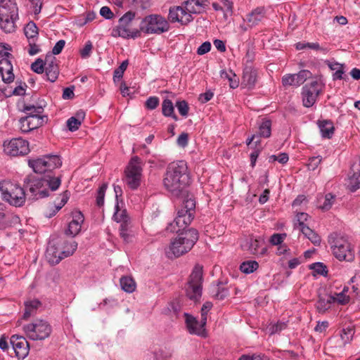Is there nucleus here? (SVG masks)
Returning <instances> with one entry per match:
<instances>
[{"label": "nucleus", "instance_id": "f257e3e1", "mask_svg": "<svg viewBox=\"0 0 360 360\" xmlns=\"http://www.w3.org/2000/svg\"><path fill=\"white\" fill-rule=\"evenodd\" d=\"M188 181V167L185 161L173 162L168 165L163 178V185L167 191L178 195Z\"/></svg>", "mask_w": 360, "mask_h": 360}, {"label": "nucleus", "instance_id": "f03ea898", "mask_svg": "<svg viewBox=\"0 0 360 360\" xmlns=\"http://www.w3.org/2000/svg\"><path fill=\"white\" fill-rule=\"evenodd\" d=\"M61 184L60 176H48V179L43 177L36 179L27 176L24 179V187L27 190V196L32 200L48 197L49 191L57 190Z\"/></svg>", "mask_w": 360, "mask_h": 360}, {"label": "nucleus", "instance_id": "7ed1b4c3", "mask_svg": "<svg viewBox=\"0 0 360 360\" xmlns=\"http://www.w3.org/2000/svg\"><path fill=\"white\" fill-rule=\"evenodd\" d=\"M198 240L196 229H190L179 233L172 240L166 255L168 258L179 257L191 250Z\"/></svg>", "mask_w": 360, "mask_h": 360}, {"label": "nucleus", "instance_id": "20e7f679", "mask_svg": "<svg viewBox=\"0 0 360 360\" xmlns=\"http://www.w3.org/2000/svg\"><path fill=\"white\" fill-rule=\"evenodd\" d=\"M195 202L192 198L184 200L181 207L177 212L174 220L167 226V231L172 233H179L184 230L194 218Z\"/></svg>", "mask_w": 360, "mask_h": 360}, {"label": "nucleus", "instance_id": "39448f33", "mask_svg": "<svg viewBox=\"0 0 360 360\" xmlns=\"http://www.w3.org/2000/svg\"><path fill=\"white\" fill-rule=\"evenodd\" d=\"M28 165L35 173L43 174V178L48 179V176H54L53 170L62 165V161L59 156L56 155H47L42 158L29 160Z\"/></svg>", "mask_w": 360, "mask_h": 360}, {"label": "nucleus", "instance_id": "423d86ee", "mask_svg": "<svg viewBox=\"0 0 360 360\" xmlns=\"http://www.w3.org/2000/svg\"><path fill=\"white\" fill-rule=\"evenodd\" d=\"M328 242L337 259L348 262L353 259L354 251L347 238L337 233H333L329 236Z\"/></svg>", "mask_w": 360, "mask_h": 360}, {"label": "nucleus", "instance_id": "0eeeda50", "mask_svg": "<svg viewBox=\"0 0 360 360\" xmlns=\"http://www.w3.org/2000/svg\"><path fill=\"white\" fill-rule=\"evenodd\" d=\"M0 191L3 199L11 205L22 206L25 202V193L23 188L10 181L0 182Z\"/></svg>", "mask_w": 360, "mask_h": 360}, {"label": "nucleus", "instance_id": "6e6552de", "mask_svg": "<svg viewBox=\"0 0 360 360\" xmlns=\"http://www.w3.org/2000/svg\"><path fill=\"white\" fill-rule=\"evenodd\" d=\"M202 267L195 265L189 276L185 287L187 297L195 302L199 300L202 295Z\"/></svg>", "mask_w": 360, "mask_h": 360}, {"label": "nucleus", "instance_id": "1a4fd4ad", "mask_svg": "<svg viewBox=\"0 0 360 360\" xmlns=\"http://www.w3.org/2000/svg\"><path fill=\"white\" fill-rule=\"evenodd\" d=\"M142 167L140 160L135 156L131 158L124 171V181L131 190H136L141 185Z\"/></svg>", "mask_w": 360, "mask_h": 360}, {"label": "nucleus", "instance_id": "9d476101", "mask_svg": "<svg viewBox=\"0 0 360 360\" xmlns=\"http://www.w3.org/2000/svg\"><path fill=\"white\" fill-rule=\"evenodd\" d=\"M168 22L159 15H150L142 21L140 30L146 34H162L169 30Z\"/></svg>", "mask_w": 360, "mask_h": 360}, {"label": "nucleus", "instance_id": "9b49d317", "mask_svg": "<svg viewBox=\"0 0 360 360\" xmlns=\"http://www.w3.org/2000/svg\"><path fill=\"white\" fill-rule=\"evenodd\" d=\"M23 330L30 340H43L49 337L52 329L48 322L37 320L34 323L25 325Z\"/></svg>", "mask_w": 360, "mask_h": 360}, {"label": "nucleus", "instance_id": "f8f14e48", "mask_svg": "<svg viewBox=\"0 0 360 360\" xmlns=\"http://www.w3.org/2000/svg\"><path fill=\"white\" fill-rule=\"evenodd\" d=\"M68 245L70 249H61L60 245L58 244H49L46 249V257L48 262L51 264H58L63 259L72 255L77 248V243L72 241Z\"/></svg>", "mask_w": 360, "mask_h": 360}, {"label": "nucleus", "instance_id": "ddd939ff", "mask_svg": "<svg viewBox=\"0 0 360 360\" xmlns=\"http://www.w3.org/2000/svg\"><path fill=\"white\" fill-rule=\"evenodd\" d=\"M135 17V13L127 12L119 20V25L117 27L118 35L124 39H135L141 36V30L131 29L130 25Z\"/></svg>", "mask_w": 360, "mask_h": 360}, {"label": "nucleus", "instance_id": "4468645a", "mask_svg": "<svg viewBox=\"0 0 360 360\" xmlns=\"http://www.w3.org/2000/svg\"><path fill=\"white\" fill-rule=\"evenodd\" d=\"M322 85L318 81H312L302 87V96L303 105L307 108L311 107L321 91Z\"/></svg>", "mask_w": 360, "mask_h": 360}, {"label": "nucleus", "instance_id": "2eb2a0df", "mask_svg": "<svg viewBox=\"0 0 360 360\" xmlns=\"http://www.w3.org/2000/svg\"><path fill=\"white\" fill-rule=\"evenodd\" d=\"M5 152L11 156L25 155L30 152L29 143L21 138L11 139L4 143Z\"/></svg>", "mask_w": 360, "mask_h": 360}, {"label": "nucleus", "instance_id": "dca6fc26", "mask_svg": "<svg viewBox=\"0 0 360 360\" xmlns=\"http://www.w3.org/2000/svg\"><path fill=\"white\" fill-rule=\"evenodd\" d=\"M168 19L171 22H180L181 25H187L193 20L191 13L182 6H173L169 8Z\"/></svg>", "mask_w": 360, "mask_h": 360}, {"label": "nucleus", "instance_id": "f3484780", "mask_svg": "<svg viewBox=\"0 0 360 360\" xmlns=\"http://www.w3.org/2000/svg\"><path fill=\"white\" fill-rule=\"evenodd\" d=\"M10 343L19 359H25L29 354L30 345L25 338L13 335L10 338Z\"/></svg>", "mask_w": 360, "mask_h": 360}, {"label": "nucleus", "instance_id": "a211bd4d", "mask_svg": "<svg viewBox=\"0 0 360 360\" xmlns=\"http://www.w3.org/2000/svg\"><path fill=\"white\" fill-rule=\"evenodd\" d=\"M84 217L83 214L78 210L72 212V219L69 222L66 233L72 236H75L80 232L82 226L84 223Z\"/></svg>", "mask_w": 360, "mask_h": 360}, {"label": "nucleus", "instance_id": "6ab92c4d", "mask_svg": "<svg viewBox=\"0 0 360 360\" xmlns=\"http://www.w3.org/2000/svg\"><path fill=\"white\" fill-rule=\"evenodd\" d=\"M44 70L47 79L54 82L58 77L59 69L56 63V58L52 56H47L45 58Z\"/></svg>", "mask_w": 360, "mask_h": 360}, {"label": "nucleus", "instance_id": "aec40b11", "mask_svg": "<svg viewBox=\"0 0 360 360\" xmlns=\"http://www.w3.org/2000/svg\"><path fill=\"white\" fill-rule=\"evenodd\" d=\"M0 75L4 82L9 84L14 80L13 65L8 58H4L0 60Z\"/></svg>", "mask_w": 360, "mask_h": 360}, {"label": "nucleus", "instance_id": "412c9836", "mask_svg": "<svg viewBox=\"0 0 360 360\" xmlns=\"http://www.w3.org/2000/svg\"><path fill=\"white\" fill-rule=\"evenodd\" d=\"M18 16V8L14 0H0V16Z\"/></svg>", "mask_w": 360, "mask_h": 360}, {"label": "nucleus", "instance_id": "4be33fe9", "mask_svg": "<svg viewBox=\"0 0 360 360\" xmlns=\"http://www.w3.org/2000/svg\"><path fill=\"white\" fill-rule=\"evenodd\" d=\"M184 316L186 317V324L188 332L191 334L202 335L205 328L203 326H201V323H199L195 317L187 313H185Z\"/></svg>", "mask_w": 360, "mask_h": 360}, {"label": "nucleus", "instance_id": "5701e85b", "mask_svg": "<svg viewBox=\"0 0 360 360\" xmlns=\"http://www.w3.org/2000/svg\"><path fill=\"white\" fill-rule=\"evenodd\" d=\"M0 218L4 219V221H0V229H5L7 227L15 226L20 223L18 216L13 213H5L4 210L0 214Z\"/></svg>", "mask_w": 360, "mask_h": 360}, {"label": "nucleus", "instance_id": "b1692460", "mask_svg": "<svg viewBox=\"0 0 360 360\" xmlns=\"http://www.w3.org/2000/svg\"><path fill=\"white\" fill-rule=\"evenodd\" d=\"M265 8L257 7L247 15V21L250 26H255L265 17Z\"/></svg>", "mask_w": 360, "mask_h": 360}, {"label": "nucleus", "instance_id": "393cba45", "mask_svg": "<svg viewBox=\"0 0 360 360\" xmlns=\"http://www.w3.org/2000/svg\"><path fill=\"white\" fill-rule=\"evenodd\" d=\"M18 17L11 15L0 16V27L6 33H11L15 30V21Z\"/></svg>", "mask_w": 360, "mask_h": 360}, {"label": "nucleus", "instance_id": "a878e982", "mask_svg": "<svg viewBox=\"0 0 360 360\" xmlns=\"http://www.w3.org/2000/svg\"><path fill=\"white\" fill-rule=\"evenodd\" d=\"M256 79V71L250 68H245L242 77V85L248 89H252L255 84Z\"/></svg>", "mask_w": 360, "mask_h": 360}, {"label": "nucleus", "instance_id": "bb28decb", "mask_svg": "<svg viewBox=\"0 0 360 360\" xmlns=\"http://www.w3.org/2000/svg\"><path fill=\"white\" fill-rule=\"evenodd\" d=\"M328 65L331 70L334 71L333 75V80H346L347 79V76L345 75L344 64H341L338 62H329Z\"/></svg>", "mask_w": 360, "mask_h": 360}, {"label": "nucleus", "instance_id": "cd10ccee", "mask_svg": "<svg viewBox=\"0 0 360 360\" xmlns=\"http://www.w3.org/2000/svg\"><path fill=\"white\" fill-rule=\"evenodd\" d=\"M40 305V301L37 299L26 301L25 302V312L22 316L23 319L27 320L34 316Z\"/></svg>", "mask_w": 360, "mask_h": 360}, {"label": "nucleus", "instance_id": "c85d7f7f", "mask_svg": "<svg viewBox=\"0 0 360 360\" xmlns=\"http://www.w3.org/2000/svg\"><path fill=\"white\" fill-rule=\"evenodd\" d=\"M334 303V299L327 295L325 297L319 296L316 304V310L319 313L324 314L330 308V304Z\"/></svg>", "mask_w": 360, "mask_h": 360}, {"label": "nucleus", "instance_id": "c756f323", "mask_svg": "<svg viewBox=\"0 0 360 360\" xmlns=\"http://www.w3.org/2000/svg\"><path fill=\"white\" fill-rule=\"evenodd\" d=\"M321 136L330 139L334 133V126L332 122L329 120H322L318 122Z\"/></svg>", "mask_w": 360, "mask_h": 360}, {"label": "nucleus", "instance_id": "7c9ffc66", "mask_svg": "<svg viewBox=\"0 0 360 360\" xmlns=\"http://www.w3.org/2000/svg\"><path fill=\"white\" fill-rule=\"evenodd\" d=\"M120 284L122 289L128 293L133 292L136 288V282L130 276H122L120 280Z\"/></svg>", "mask_w": 360, "mask_h": 360}, {"label": "nucleus", "instance_id": "2f4dec72", "mask_svg": "<svg viewBox=\"0 0 360 360\" xmlns=\"http://www.w3.org/2000/svg\"><path fill=\"white\" fill-rule=\"evenodd\" d=\"M162 112L164 116L171 117L175 121L178 120V117L174 113V107L169 99H165L162 103Z\"/></svg>", "mask_w": 360, "mask_h": 360}, {"label": "nucleus", "instance_id": "473e14b6", "mask_svg": "<svg viewBox=\"0 0 360 360\" xmlns=\"http://www.w3.org/2000/svg\"><path fill=\"white\" fill-rule=\"evenodd\" d=\"M24 32L29 41H35V39L38 37L39 34L38 28L36 24L32 21L25 25Z\"/></svg>", "mask_w": 360, "mask_h": 360}, {"label": "nucleus", "instance_id": "72a5a7b5", "mask_svg": "<svg viewBox=\"0 0 360 360\" xmlns=\"http://www.w3.org/2000/svg\"><path fill=\"white\" fill-rule=\"evenodd\" d=\"M271 133V121L268 119H262L259 126L258 134L259 137L269 138Z\"/></svg>", "mask_w": 360, "mask_h": 360}, {"label": "nucleus", "instance_id": "f704fd0d", "mask_svg": "<svg viewBox=\"0 0 360 360\" xmlns=\"http://www.w3.org/2000/svg\"><path fill=\"white\" fill-rule=\"evenodd\" d=\"M304 236L307 238L314 245H319L321 243V237L309 226L302 227L300 231Z\"/></svg>", "mask_w": 360, "mask_h": 360}, {"label": "nucleus", "instance_id": "c9c22d12", "mask_svg": "<svg viewBox=\"0 0 360 360\" xmlns=\"http://www.w3.org/2000/svg\"><path fill=\"white\" fill-rule=\"evenodd\" d=\"M173 354V350L170 347H162L154 352V357L156 360H168Z\"/></svg>", "mask_w": 360, "mask_h": 360}, {"label": "nucleus", "instance_id": "e433bc0d", "mask_svg": "<svg viewBox=\"0 0 360 360\" xmlns=\"http://www.w3.org/2000/svg\"><path fill=\"white\" fill-rule=\"evenodd\" d=\"M259 267V264L254 260H248L243 262L240 266V270L246 274H251L257 270Z\"/></svg>", "mask_w": 360, "mask_h": 360}, {"label": "nucleus", "instance_id": "4c0bfd02", "mask_svg": "<svg viewBox=\"0 0 360 360\" xmlns=\"http://www.w3.org/2000/svg\"><path fill=\"white\" fill-rule=\"evenodd\" d=\"M306 48H309L314 50L321 51L323 53H326L328 52V50L326 48L321 47L319 44L316 43H310V42H298L296 44V49L297 50H302Z\"/></svg>", "mask_w": 360, "mask_h": 360}, {"label": "nucleus", "instance_id": "58836bf2", "mask_svg": "<svg viewBox=\"0 0 360 360\" xmlns=\"http://www.w3.org/2000/svg\"><path fill=\"white\" fill-rule=\"evenodd\" d=\"M282 84L284 87L300 86L295 74H286L283 75L282 77Z\"/></svg>", "mask_w": 360, "mask_h": 360}, {"label": "nucleus", "instance_id": "ea45409f", "mask_svg": "<svg viewBox=\"0 0 360 360\" xmlns=\"http://www.w3.org/2000/svg\"><path fill=\"white\" fill-rule=\"evenodd\" d=\"M23 111L25 112L26 116H39L42 115L44 108L41 106L25 105Z\"/></svg>", "mask_w": 360, "mask_h": 360}, {"label": "nucleus", "instance_id": "a19ab883", "mask_svg": "<svg viewBox=\"0 0 360 360\" xmlns=\"http://www.w3.org/2000/svg\"><path fill=\"white\" fill-rule=\"evenodd\" d=\"M30 123L31 124V128L33 129H37L41 126H42L47 120V117L46 116L39 115V116H26Z\"/></svg>", "mask_w": 360, "mask_h": 360}, {"label": "nucleus", "instance_id": "79ce46f5", "mask_svg": "<svg viewBox=\"0 0 360 360\" xmlns=\"http://www.w3.org/2000/svg\"><path fill=\"white\" fill-rule=\"evenodd\" d=\"M262 241L258 238H250L247 240V245H248V250L251 254L256 255L259 253V248L260 247Z\"/></svg>", "mask_w": 360, "mask_h": 360}, {"label": "nucleus", "instance_id": "37998d69", "mask_svg": "<svg viewBox=\"0 0 360 360\" xmlns=\"http://www.w3.org/2000/svg\"><path fill=\"white\" fill-rule=\"evenodd\" d=\"M345 291H347L345 288L340 293H335V295H330L334 299V303L337 302L340 304H346L349 302V297L345 294Z\"/></svg>", "mask_w": 360, "mask_h": 360}, {"label": "nucleus", "instance_id": "c03bdc74", "mask_svg": "<svg viewBox=\"0 0 360 360\" xmlns=\"http://www.w3.org/2000/svg\"><path fill=\"white\" fill-rule=\"evenodd\" d=\"M349 186L352 192L360 188V171L354 173L352 176L349 178Z\"/></svg>", "mask_w": 360, "mask_h": 360}, {"label": "nucleus", "instance_id": "a18cd8bd", "mask_svg": "<svg viewBox=\"0 0 360 360\" xmlns=\"http://www.w3.org/2000/svg\"><path fill=\"white\" fill-rule=\"evenodd\" d=\"M108 185L107 184H103L99 188L97 191L96 195V205L98 207H101L104 204V198L105 191L107 190Z\"/></svg>", "mask_w": 360, "mask_h": 360}, {"label": "nucleus", "instance_id": "49530a36", "mask_svg": "<svg viewBox=\"0 0 360 360\" xmlns=\"http://www.w3.org/2000/svg\"><path fill=\"white\" fill-rule=\"evenodd\" d=\"M297 224H295V229H297L299 231L302 230V227H307L308 226L305 224L309 218V215L304 212H300L297 214Z\"/></svg>", "mask_w": 360, "mask_h": 360}, {"label": "nucleus", "instance_id": "de8ad7c7", "mask_svg": "<svg viewBox=\"0 0 360 360\" xmlns=\"http://www.w3.org/2000/svg\"><path fill=\"white\" fill-rule=\"evenodd\" d=\"M176 107L181 116L185 117L188 116L189 107L186 101L183 100L176 101Z\"/></svg>", "mask_w": 360, "mask_h": 360}, {"label": "nucleus", "instance_id": "09e8293b", "mask_svg": "<svg viewBox=\"0 0 360 360\" xmlns=\"http://www.w3.org/2000/svg\"><path fill=\"white\" fill-rule=\"evenodd\" d=\"M335 199V195L327 193L324 197V201L320 207L323 210H328L331 208Z\"/></svg>", "mask_w": 360, "mask_h": 360}, {"label": "nucleus", "instance_id": "8fccbe9b", "mask_svg": "<svg viewBox=\"0 0 360 360\" xmlns=\"http://www.w3.org/2000/svg\"><path fill=\"white\" fill-rule=\"evenodd\" d=\"M128 65V61L124 60L121 65L114 71L113 79L116 82L117 79L122 78L124 72L126 70Z\"/></svg>", "mask_w": 360, "mask_h": 360}, {"label": "nucleus", "instance_id": "3c124183", "mask_svg": "<svg viewBox=\"0 0 360 360\" xmlns=\"http://www.w3.org/2000/svg\"><path fill=\"white\" fill-rule=\"evenodd\" d=\"M44 65L45 61L38 58L31 65V69L33 72L37 74H41L44 71Z\"/></svg>", "mask_w": 360, "mask_h": 360}, {"label": "nucleus", "instance_id": "603ef678", "mask_svg": "<svg viewBox=\"0 0 360 360\" xmlns=\"http://www.w3.org/2000/svg\"><path fill=\"white\" fill-rule=\"evenodd\" d=\"M82 124V121L75 117H71L67 121V126L68 129L71 131L77 130Z\"/></svg>", "mask_w": 360, "mask_h": 360}, {"label": "nucleus", "instance_id": "864d4df0", "mask_svg": "<svg viewBox=\"0 0 360 360\" xmlns=\"http://www.w3.org/2000/svg\"><path fill=\"white\" fill-rule=\"evenodd\" d=\"M354 331L352 328H344L341 333V338L344 342V344H347L349 342V341L352 339Z\"/></svg>", "mask_w": 360, "mask_h": 360}, {"label": "nucleus", "instance_id": "5fc2aeb1", "mask_svg": "<svg viewBox=\"0 0 360 360\" xmlns=\"http://www.w3.org/2000/svg\"><path fill=\"white\" fill-rule=\"evenodd\" d=\"M93 49V45L91 41L86 42L84 46L80 49L79 53L82 58H88L90 57Z\"/></svg>", "mask_w": 360, "mask_h": 360}, {"label": "nucleus", "instance_id": "6e6d98bb", "mask_svg": "<svg viewBox=\"0 0 360 360\" xmlns=\"http://www.w3.org/2000/svg\"><path fill=\"white\" fill-rule=\"evenodd\" d=\"M20 129L23 133H27L32 130L33 128H31V124L30 121L27 118V117H21L19 120Z\"/></svg>", "mask_w": 360, "mask_h": 360}, {"label": "nucleus", "instance_id": "4d7b16f0", "mask_svg": "<svg viewBox=\"0 0 360 360\" xmlns=\"http://www.w3.org/2000/svg\"><path fill=\"white\" fill-rule=\"evenodd\" d=\"M300 85L302 84L307 79L312 75L311 72L307 70H302L297 74H295Z\"/></svg>", "mask_w": 360, "mask_h": 360}, {"label": "nucleus", "instance_id": "13d9d810", "mask_svg": "<svg viewBox=\"0 0 360 360\" xmlns=\"http://www.w3.org/2000/svg\"><path fill=\"white\" fill-rule=\"evenodd\" d=\"M285 237V233H274L271 236L269 241L273 245H278L282 243Z\"/></svg>", "mask_w": 360, "mask_h": 360}, {"label": "nucleus", "instance_id": "bf43d9fd", "mask_svg": "<svg viewBox=\"0 0 360 360\" xmlns=\"http://www.w3.org/2000/svg\"><path fill=\"white\" fill-rule=\"evenodd\" d=\"M159 101L157 96H150L146 100L145 105L149 110H154L158 106Z\"/></svg>", "mask_w": 360, "mask_h": 360}, {"label": "nucleus", "instance_id": "052dcab7", "mask_svg": "<svg viewBox=\"0 0 360 360\" xmlns=\"http://www.w3.org/2000/svg\"><path fill=\"white\" fill-rule=\"evenodd\" d=\"M322 158L321 156L311 157L309 160L308 168L310 170H315L320 165Z\"/></svg>", "mask_w": 360, "mask_h": 360}, {"label": "nucleus", "instance_id": "680f3d73", "mask_svg": "<svg viewBox=\"0 0 360 360\" xmlns=\"http://www.w3.org/2000/svg\"><path fill=\"white\" fill-rule=\"evenodd\" d=\"M351 282L353 283V291L357 296L360 297V274L359 276H353L351 278Z\"/></svg>", "mask_w": 360, "mask_h": 360}, {"label": "nucleus", "instance_id": "e2e57ef3", "mask_svg": "<svg viewBox=\"0 0 360 360\" xmlns=\"http://www.w3.org/2000/svg\"><path fill=\"white\" fill-rule=\"evenodd\" d=\"M129 4L136 8L146 9L149 6L148 0H128Z\"/></svg>", "mask_w": 360, "mask_h": 360}, {"label": "nucleus", "instance_id": "0e129e2a", "mask_svg": "<svg viewBox=\"0 0 360 360\" xmlns=\"http://www.w3.org/2000/svg\"><path fill=\"white\" fill-rule=\"evenodd\" d=\"M311 269L320 275H324L327 273L326 266L321 262H316L311 266Z\"/></svg>", "mask_w": 360, "mask_h": 360}, {"label": "nucleus", "instance_id": "69168bd1", "mask_svg": "<svg viewBox=\"0 0 360 360\" xmlns=\"http://www.w3.org/2000/svg\"><path fill=\"white\" fill-rule=\"evenodd\" d=\"M114 219L117 222H122L124 221H129L126 210H122L120 212L117 211L113 215Z\"/></svg>", "mask_w": 360, "mask_h": 360}, {"label": "nucleus", "instance_id": "338daca9", "mask_svg": "<svg viewBox=\"0 0 360 360\" xmlns=\"http://www.w3.org/2000/svg\"><path fill=\"white\" fill-rule=\"evenodd\" d=\"M229 295V290L225 288H217V292L214 295V297L217 300H222L226 298Z\"/></svg>", "mask_w": 360, "mask_h": 360}, {"label": "nucleus", "instance_id": "774afa93", "mask_svg": "<svg viewBox=\"0 0 360 360\" xmlns=\"http://www.w3.org/2000/svg\"><path fill=\"white\" fill-rule=\"evenodd\" d=\"M238 360H269L266 356L264 355H242Z\"/></svg>", "mask_w": 360, "mask_h": 360}]
</instances>
